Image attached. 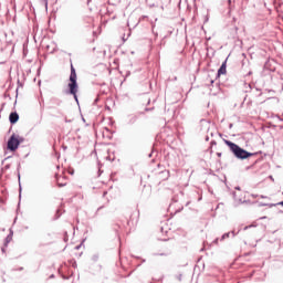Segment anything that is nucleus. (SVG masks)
Segmentation results:
<instances>
[{"instance_id":"nucleus-1","label":"nucleus","mask_w":283,"mask_h":283,"mask_svg":"<svg viewBox=\"0 0 283 283\" xmlns=\"http://www.w3.org/2000/svg\"><path fill=\"white\" fill-rule=\"evenodd\" d=\"M223 143L227 145V147H229L231 154H233L234 158L238 160H248V158H252V156H258V153L248 151L247 149L240 147V145L229 139H223Z\"/></svg>"},{"instance_id":"nucleus-2","label":"nucleus","mask_w":283,"mask_h":283,"mask_svg":"<svg viewBox=\"0 0 283 283\" xmlns=\"http://www.w3.org/2000/svg\"><path fill=\"white\" fill-rule=\"evenodd\" d=\"M67 88L64 90V94L66 96H73L74 101L78 103V77L76 75V69H74V64H71V74L69 77Z\"/></svg>"},{"instance_id":"nucleus-3","label":"nucleus","mask_w":283,"mask_h":283,"mask_svg":"<svg viewBox=\"0 0 283 283\" xmlns=\"http://www.w3.org/2000/svg\"><path fill=\"white\" fill-rule=\"evenodd\" d=\"M21 136L13 134L8 140V149L10 151H17L19 149V146L21 145Z\"/></svg>"},{"instance_id":"nucleus-4","label":"nucleus","mask_w":283,"mask_h":283,"mask_svg":"<svg viewBox=\"0 0 283 283\" xmlns=\"http://www.w3.org/2000/svg\"><path fill=\"white\" fill-rule=\"evenodd\" d=\"M227 61H229V57H227L222 62L221 66L218 69L217 76H216L217 78H220V76H222L223 74H227Z\"/></svg>"},{"instance_id":"nucleus-5","label":"nucleus","mask_w":283,"mask_h":283,"mask_svg":"<svg viewBox=\"0 0 283 283\" xmlns=\"http://www.w3.org/2000/svg\"><path fill=\"white\" fill-rule=\"evenodd\" d=\"M239 232L240 230H238L237 233H235V230H232L231 232L223 233L220 238V242H224V240H227V238H230V235H232V238H235V235H238Z\"/></svg>"},{"instance_id":"nucleus-6","label":"nucleus","mask_w":283,"mask_h":283,"mask_svg":"<svg viewBox=\"0 0 283 283\" xmlns=\"http://www.w3.org/2000/svg\"><path fill=\"white\" fill-rule=\"evenodd\" d=\"M158 176L159 180H169V170H161Z\"/></svg>"},{"instance_id":"nucleus-7","label":"nucleus","mask_w":283,"mask_h":283,"mask_svg":"<svg viewBox=\"0 0 283 283\" xmlns=\"http://www.w3.org/2000/svg\"><path fill=\"white\" fill-rule=\"evenodd\" d=\"M9 120L11 125H14L19 120V114L18 113H11L9 116Z\"/></svg>"},{"instance_id":"nucleus-8","label":"nucleus","mask_w":283,"mask_h":283,"mask_svg":"<svg viewBox=\"0 0 283 283\" xmlns=\"http://www.w3.org/2000/svg\"><path fill=\"white\" fill-rule=\"evenodd\" d=\"M45 41H50V39L43 38L42 41L40 42V48L42 50H50V44H46Z\"/></svg>"},{"instance_id":"nucleus-9","label":"nucleus","mask_w":283,"mask_h":283,"mask_svg":"<svg viewBox=\"0 0 283 283\" xmlns=\"http://www.w3.org/2000/svg\"><path fill=\"white\" fill-rule=\"evenodd\" d=\"M136 120H138V116L130 115L127 123H128V125H134L136 123Z\"/></svg>"},{"instance_id":"nucleus-10","label":"nucleus","mask_w":283,"mask_h":283,"mask_svg":"<svg viewBox=\"0 0 283 283\" xmlns=\"http://www.w3.org/2000/svg\"><path fill=\"white\" fill-rule=\"evenodd\" d=\"M249 90H255V92H259V94H256L258 97L262 96V88H259L256 86H252L251 84L248 85Z\"/></svg>"},{"instance_id":"nucleus-11","label":"nucleus","mask_w":283,"mask_h":283,"mask_svg":"<svg viewBox=\"0 0 283 283\" xmlns=\"http://www.w3.org/2000/svg\"><path fill=\"white\" fill-rule=\"evenodd\" d=\"M149 8H156L158 6V0H147Z\"/></svg>"},{"instance_id":"nucleus-12","label":"nucleus","mask_w":283,"mask_h":283,"mask_svg":"<svg viewBox=\"0 0 283 283\" xmlns=\"http://www.w3.org/2000/svg\"><path fill=\"white\" fill-rule=\"evenodd\" d=\"M61 216H63V212H61V209H57L53 217V220H59V218H61Z\"/></svg>"},{"instance_id":"nucleus-13","label":"nucleus","mask_w":283,"mask_h":283,"mask_svg":"<svg viewBox=\"0 0 283 283\" xmlns=\"http://www.w3.org/2000/svg\"><path fill=\"white\" fill-rule=\"evenodd\" d=\"M216 145H218V143L216 142V139H212L210 142V154H213V147H216Z\"/></svg>"},{"instance_id":"nucleus-14","label":"nucleus","mask_w":283,"mask_h":283,"mask_svg":"<svg viewBox=\"0 0 283 283\" xmlns=\"http://www.w3.org/2000/svg\"><path fill=\"white\" fill-rule=\"evenodd\" d=\"M55 178H56V180H57V187H66L67 186V184L66 182H59V174H55Z\"/></svg>"},{"instance_id":"nucleus-15","label":"nucleus","mask_w":283,"mask_h":283,"mask_svg":"<svg viewBox=\"0 0 283 283\" xmlns=\"http://www.w3.org/2000/svg\"><path fill=\"white\" fill-rule=\"evenodd\" d=\"M10 242H12V237H7L6 241H4V245L8 247V244H10Z\"/></svg>"},{"instance_id":"nucleus-16","label":"nucleus","mask_w":283,"mask_h":283,"mask_svg":"<svg viewBox=\"0 0 283 283\" xmlns=\"http://www.w3.org/2000/svg\"><path fill=\"white\" fill-rule=\"evenodd\" d=\"M48 1L49 0H40V3L48 10Z\"/></svg>"},{"instance_id":"nucleus-17","label":"nucleus","mask_w":283,"mask_h":283,"mask_svg":"<svg viewBox=\"0 0 283 283\" xmlns=\"http://www.w3.org/2000/svg\"><path fill=\"white\" fill-rule=\"evenodd\" d=\"M53 103H54V105H61V103H63V102L59 98H53Z\"/></svg>"},{"instance_id":"nucleus-18","label":"nucleus","mask_w":283,"mask_h":283,"mask_svg":"<svg viewBox=\"0 0 283 283\" xmlns=\"http://www.w3.org/2000/svg\"><path fill=\"white\" fill-rule=\"evenodd\" d=\"M85 242V239L82 240V242L75 247V251H78V249H81V247H83V243Z\"/></svg>"},{"instance_id":"nucleus-19","label":"nucleus","mask_w":283,"mask_h":283,"mask_svg":"<svg viewBox=\"0 0 283 283\" xmlns=\"http://www.w3.org/2000/svg\"><path fill=\"white\" fill-rule=\"evenodd\" d=\"M92 260H93V262H98V254H94V255L92 256Z\"/></svg>"},{"instance_id":"nucleus-20","label":"nucleus","mask_w":283,"mask_h":283,"mask_svg":"<svg viewBox=\"0 0 283 283\" xmlns=\"http://www.w3.org/2000/svg\"><path fill=\"white\" fill-rule=\"evenodd\" d=\"M266 207H269L270 209H273V207H277V203H266Z\"/></svg>"},{"instance_id":"nucleus-21","label":"nucleus","mask_w":283,"mask_h":283,"mask_svg":"<svg viewBox=\"0 0 283 283\" xmlns=\"http://www.w3.org/2000/svg\"><path fill=\"white\" fill-rule=\"evenodd\" d=\"M176 277L179 282H182V273H179Z\"/></svg>"},{"instance_id":"nucleus-22","label":"nucleus","mask_w":283,"mask_h":283,"mask_svg":"<svg viewBox=\"0 0 283 283\" xmlns=\"http://www.w3.org/2000/svg\"><path fill=\"white\" fill-rule=\"evenodd\" d=\"M253 227H255V226H253V224L245 226V227L243 228V231H248V229H251V228H253Z\"/></svg>"},{"instance_id":"nucleus-23","label":"nucleus","mask_w":283,"mask_h":283,"mask_svg":"<svg viewBox=\"0 0 283 283\" xmlns=\"http://www.w3.org/2000/svg\"><path fill=\"white\" fill-rule=\"evenodd\" d=\"M232 198L233 200H238V195L235 193V191H232Z\"/></svg>"},{"instance_id":"nucleus-24","label":"nucleus","mask_w":283,"mask_h":283,"mask_svg":"<svg viewBox=\"0 0 283 283\" xmlns=\"http://www.w3.org/2000/svg\"><path fill=\"white\" fill-rule=\"evenodd\" d=\"M218 242H220V238H217L212 241V244H218Z\"/></svg>"},{"instance_id":"nucleus-25","label":"nucleus","mask_w":283,"mask_h":283,"mask_svg":"<svg viewBox=\"0 0 283 283\" xmlns=\"http://www.w3.org/2000/svg\"><path fill=\"white\" fill-rule=\"evenodd\" d=\"M165 39H167V35L163 38L160 45H165Z\"/></svg>"},{"instance_id":"nucleus-26","label":"nucleus","mask_w":283,"mask_h":283,"mask_svg":"<svg viewBox=\"0 0 283 283\" xmlns=\"http://www.w3.org/2000/svg\"><path fill=\"white\" fill-rule=\"evenodd\" d=\"M64 123H72V119H67V117H65Z\"/></svg>"},{"instance_id":"nucleus-27","label":"nucleus","mask_w":283,"mask_h":283,"mask_svg":"<svg viewBox=\"0 0 283 283\" xmlns=\"http://www.w3.org/2000/svg\"><path fill=\"white\" fill-rule=\"evenodd\" d=\"M64 242H67V232H64Z\"/></svg>"},{"instance_id":"nucleus-28","label":"nucleus","mask_w":283,"mask_h":283,"mask_svg":"<svg viewBox=\"0 0 283 283\" xmlns=\"http://www.w3.org/2000/svg\"><path fill=\"white\" fill-rule=\"evenodd\" d=\"M234 189L235 191H241L242 188H240V186H235Z\"/></svg>"},{"instance_id":"nucleus-29","label":"nucleus","mask_w":283,"mask_h":283,"mask_svg":"<svg viewBox=\"0 0 283 283\" xmlns=\"http://www.w3.org/2000/svg\"><path fill=\"white\" fill-rule=\"evenodd\" d=\"M155 255H161V256H167V253H156Z\"/></svg>"},{"instance_id":"nucleus-30","label":"nucleus","mask_w":283,"mask_h":283,"mask_svg":"<svg viewBox=\"0 0 283 283\" xmlns=\"http://www.w3.org/2000/svg\"><path fill=\"white\" fill-rule=\"evenodd\" d=\"M209 22V15L206 17L203 23H208Z\"/></svg>"},{"instance_id":"nucleus-31","label":"nucleus","mask_w":283,"mask_h":283,"mask_svg":"<svg viewBox=\"0 0 283 283\" xmlns=\"http://www.w3.org/2000/svg\"><path fill=\"white\" fill-rule=\"evenodd\" d=\"M259 207H266V203L260 202V203H259Z\"/></svg>"},{"instance_id":"nucleus-32","label":"nucleus","mask_w":283,"mask_h":283,"mask_svg":"<svg viewBox=\"0 0 283 283\" xmlns=\"http://www.w3.org/2000/svg\"><path fill=\"white\" fill-rule=\"evenodd\" d=\"M251 197H252V198H260L259 195H254V193H252Z\"/></svg>"},{"instance_id":"nucleus-33","label":"nucleus","mask_w":283,"mask_h":283,"mask_svg":"<svg viewBox=\"0 0 283 283\" xmlns=\"http://www.w3.org/2000/svg\"><path fill=\"white\" fill-rule=\"evenodd\" d=\"M239 202H240V205H244V202H247V200L242 201V199H239Z\"/></svg>"},{"instance_id":"nucleus-34","label":"nucleus","mask_w":283,"mask_h":283,"mask_svg":"<svg viewBox=\"0 0 283 283\" xmlns=\"http://www.w3.org/2000/svg\"><path fill=\"white\" fill-rule=\"evenodd\" d=\"M151 109H154V107H151V108H145V112H151Z\"/></svg>"},{"instance_id":"nucleus-35","label":"nucleus","mask_w":283,"mask_h":283,"mask_svg":"<svg viewBox=\"0 0 283 283\" xmlns=\"http://www.w3.org/2000/svg\"><path fill=\"white\" fill-rule=\"evenodd\" d=\"M218 158H222V153H217Z\"/></svg>"},{"instance_id":"nucleus-36","label":"nucleus","mask_w":283,"mask_h":283,"mask_svg":"<svg viewBox=\"0 0 283 283\" xmlns=\"http://www.w3.org/2000/svg\"><path fill=\"white\" fill-rule=\"evenodd\" d=\"M62 279H63V280H70L69 276H65V275H63V274H62Z\"/></svg>"},{"instance_id":"nucleus-37","label":"nucleus","mask_w":283,"mask_h":283,"mask_svg":"<svg viewBox=\"0 0 283 283\" xmlns=\"http://www.w3.org/2000/svg\"><path fill=\"white\" fill-rule=\"evenodd\" d=\"M101 209H103V206H101L99 208H97V211L95 212V214H97L98 211H101Z\"/></svg>"},{"instance_id":"nucleus-38","label":"nucleus","mask_w":283,"mask_h":283,"mask_svg":"<svg viewBox=\"0 0 283 283\" xmlns=\"http://www.w3.org/2000/svg\"><path fill=\"white\" fill-rule=\"evenodd\" d=\"M205 140L206 143H209V135L206 136Z\"/></svg>"},{"instance_id":"nucleus-39","label":"nucleus","mask_w":283,"mask_h":283,"mask_svg":"<svg viewBox=\"0 0 283 283\" xmlns=\"http://www.w3.org/2000/svg\"><path fill=\"white\" fill-rule=\"evenodd\" d=\"M49 280H54V274H51V275L49 276Z\"/></svg>"},{"instance_id":"nucleus-40","label":"nucleus","mask_w":283,"mask_h":283,"mask_svg":"<svg viewBox=\"0 0 283 283\" xmlns=\"http://www.w3.org/2000/svg\"><path fill=\"white\" fill-rule=\"evenodd\" d=\"M260 198L266 199V198H269V197H266V196H264V195H261Z\"/></svg>"},{"instance_id":"nucleus-41","label":"nucleus","mask_w":283,"mask_h":283,"mask_svg":"<svg viewBox=\"0 0 283 283\" xmlns=\"http://www.w3.org/2000/svg\"><path fill=\"white\" fill-rule=\"evenodd\" d=\"M36 76H41V71L38 70Z\"/></svg>"},{"instance_id":"nucleus-42","label":"nucleus","mask_w":283,"mask_h":283,"mask_svg":"<svg viewBox=\"0 0 283 283\" xmlns=\"http://www.w3.org/2000/svg\"><path fill=\"white\" fill-rule=\"evenodd\" d=\"M151 156H154V151H151V153L148 155V158H151Z\"/></svg>"},{"instance_id":"nucleus-43","label":"nucleus","mask_w":283,"mask_h":283,"mask_svg":"<svg viewBox=\"0 0 283 283\" xmlns=\"http://www.w3.org/2000/svg\"><path fill=\"white\" fill-rule=\"evenodd\" d=\"M276 205H280L281 207H283V200L281 202H277Z\"/></svg>"},{"instance_id":"nucleus-44","label":"nucleus","mask_w":283,"mask_h":283,"mask_svg":"<svg viewBox=\"0 0 283 283\" xmlns=\"http://www.w3.org/2000/svg\"><path fill=\"white\" fill-rule=\"evenodd\" d=\"M101 174H103V171L101 169H98V176H101Z\"/></svg>"},{"instance_id":"nucleus-45","label":"nucleus","mask_w":283,"mask_h":283,"mask_svg":"<svg viewBox=\"0 0 283 283\" xmlns=\"http://www.w3.org/2000/svg\"><path fill=\"white\" fill-rule=\"evenodd\" d=\"M73 268L76 269V262L73 263Z\"/></svg>"},{"instance_id":"nucleus-46","label":"nucleus","mask_w":283,"mask_h":283,"mask_svg":"<svg viewBox=\"0 0 283 283\" xmlns=\"http://www.w3.org/2000/svg\"><path fill=\"white\" fill-rule=\"evenodd\" d=\"M251 74H253V72L250 71V72L248 73V76H251Z\"/></svg>"},{"instance_id":"nucleus-47","label":"nucleus","mask_w":283,"mask_h":283,"mask_svg":"<svg viewBox=\"0 0 283 283\" xmlns=\"http://www.w3.org/2000/svg\"><path fill=\"white\" fill-rule=\"evenodd\" d=\"M210 83H211V85H213V83H216V81L211 80Z\"/></svg>"},{"instance_id":"nucleus-48","label":"nucleus","mask_w":283,"mask_h":283,"mask_svg":"<svg viewBox=\"0 0 283 283\" xmlns=\"http://www.w3.org/2000/svg\"><path fill=\"white\" fill-rule=\"evenodd\" d=\"M62 147H63L64 151H65V149H67V146H62Z\"/></svg>"},{"instance_id":"nucleus-49","label":"nucleus","mask_w":283,"mask_h":283,"mask_svg":"<svg viewBox=\"0 0 283 283\" xmlns=\"http://www.w3.org/2000/svg\"><path fill=\"white\" fill-rule=\"evenodd\" d=\"M253 165L252 166H249L247 169H252Z\"/></svg>"},{"instance_id":"nucleus-50","label":"nucleus","mask_w":283,"mask_h":283,"mask_svg":"<svg viewBox=\"0 0 283 283\" xmlns=\"http://www.w3.org/2000/svg\"><path fill=\"white\" fill-rule=\"evenodd\" d=\"M269 178H270V180H274V179H273V176H270Z\"/></svg>"},{"instance_id":"nucleus-51","label":"nucleus","mask_w":283,"mask_h":283,"mask_svg":"<svg viewBox=\"0 0 283 283\" xmlns=\"http://www.w3.org/2000/svg\"><path fill=\"white\" fill-rule=\"evenodd\" d=\"M231 127H233V124H230V125H229V128H230V129H231Z\"/></svg>"},{"instance_id":"nucleus-52","label":"nucleus","mask_w":283,"mask_h":283,"mask_svg":"<svg viewBox=\"0 0 283 283\" xmlns=\"http://www.w3.org/2000/svg\"><path fill=\"white\" fill-rule=\"evenodd\" d=\"M143 263L147 262L145 259L142 260Z\"/></svg>"},{"instance_id":"nucleus-53","label":"nucleus","mask_w":283,"mask_h":283,"mask_svg":"<svg viewBox=\"0 0 283 283\" xmlns=\"http://www.w3.org/2000/svg\"><path fill=\"white\" fill-rule=\"evenodd\" d=\"M201 123H207V120H205V119H201Z\"/></svg>"},{"instance_id":"nucleus-54","label":"nucleus","mask_w":283,"mask_h":283,"mask_svg":"<svg viewBox=\"0 0 283 283\" xmlns=\"http://www.w3.org/2000/svg\"><path fill=\"white\" fill-rule=\"evenodd\" d=\"M38 85H41V80L38 82Z\"/></svg>"},{"instance_id":"nucleus-55","label":"nucleus","mask_w":283,"mask_h":283,"mask_svg":"<svg viewBox=\"0 0 283 283\" xmlns=\"http://www.w3.org/2000/svg\"><path fill=\"white\" fill-rule=\"evenodd\" d=\"M56 169H61V166H56Z\"/></svg>"},{"instance_id":"nucleus-56","label":"nucleus","mask_w":283,"mask_h":283,"mask_svg":"<svg viewBox=\"0 0 283 283\" xmlns=\"http://www.w3.org/2000/svg\"><path fill=\"white\" fill-rule=\"evenodd\" d=\"M200 251H205V248H201Z\"/></svg>"},{"instance_id":"nucleus-57","label":"nucleus","mask_w":283,"mask_h":283,"mask_svg":"<svg viewBox=\"0 0 283 283\" xmlns=\"http://www.w3.org/2000/svg\"><path fill=\"white\" fill-rule=\"evenodd\" d=\"M57 158H61V155H60V154H57Z\"/></svg>"},{"instance_id":"nucleus-58","label":"nucleus","mask_w":283,"mask_h":283,"mask_svg":"<svg viewBox=\"0 0 283 283\" xmlns=\"http://www.w3.org/2000/svg\"><path fill=\"white\" fill-rule=\"evenodd\" d=\"M264 219H266V217L261 218V220H264Z\"/></svg>"},{"instance_id":"nucleus-59","label":"nucleus","mask_w":283,"mask_h":283,"mask_svg":"<svg viewBox=\"0 0 283 283\" xmlns=\"http://www.w3.org/2000/svg\"><path fill=\"white\" fill-rule=\"evenodd\" d=\"M207 41H211V38H208Z\"/></svg>"},{"instance_id":"nucleus-60","label":"nucleus","mask_w":283,"mask_h":283,"mask_svg":"<svg viewBox=\"0 0 283 283\" xmlns=\"http://www.w3.org/2000/svg\"><path fill=\"white\" fill-rule=\"evenodd\" d=\"M168 239H164V242H167Z\"/></svg>"},{"instance_id":"nucleus-61","label":"nucleus","mask_w":283,"mask_h":283,"mask_svg":"<svg viewBox=\"0 0 283 283\" xmlns=\"http://www.w3.org/2000/svg\"><path fill=\"white\" fill-rule=\"evenodd\" d=\"M255 164H258V160H255L253 165H255Z\"/></svg>"},{"instance_id":"nucleus-62","label":"nucleus","mask_w":283,"mask_h":283,"mask_svg":"<svg viewBox=\"0 0 283 283\" xmlns=\"http://www.w3.org/2000/svg\"><path fill=\"white\" fill-rule=\"evenodd\" d=\"M163 231H165V229H164V228H161V233H163Z\"/></svg>"},{"instance_id":"nucleus-63","label":"nucleus","mask_w":283,"mask_h":283,"mask_svg":"<svg viewBox=\"0 0 283 283\" xmlns=\"http://www.w3.org/2000/svg\"><path fill=\"white\" fill-rule=\"evenodd\" d=\"M219 136H222V134H221V133H219Z\"/></svg>"},{"instance_id":"nucleus-64","label":"nucleus","mask_w":283,"mask_h":283,"mask_svg":"<svg viewBox=\"0 0 283 283\" xmlns=\"http://www.w3.org/2000/svg\"><path fill=\"white\" fill-rule=\"evenodd\" d=\"M127 224L129 226V221H127Z\"/></svg>"}]
</instances>
